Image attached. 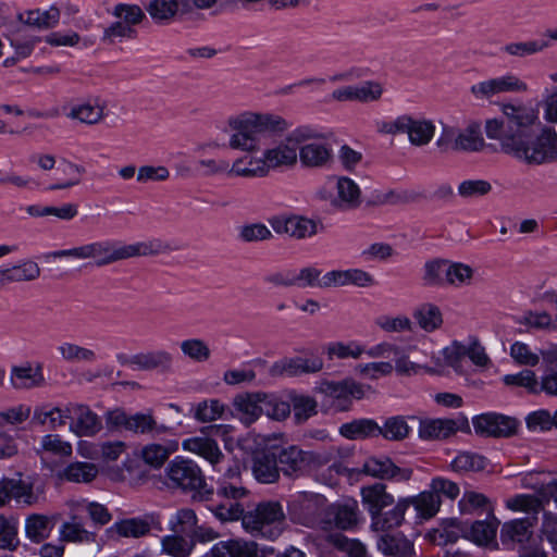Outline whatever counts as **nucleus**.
<instances>
[{"mask_svg":"<svg viewBox=\"0 0 557 557\" xmlns=\"http://www.w3.org/2000/svg\"><path fill=\"white\" fill-rule=\"evenodd\" d=\"M290 126L292 122L280 113L246 109L226 117L224 133L228 148L247 152L258 177L264 178L271 172L293 169L294 148L283 139L261 148L263 136L283 135Z\"/></svg>","mask_w":557,"mask_h":557,"instance_id":"nucleus-1","label":"nucleus"},{"mask_svg":"<svg viewBox=\"0 0 557 557\" xmlns=\"http://www.w3.org/2000/svg\"><path fill=\"white\" fill-rule=\"evenodd\" d=\"M502 113L504 119L486 121L487 138L498 140L505 153L525 165L557 163V131L542 125L535 135L529 134L532 127L541 125L536 108L505 103Z\"/></svg>","mask_w":557,"mask_h":557,"instance_id":"nucleus-2","label":"nucleus"},{"mask_svg":"<svg viewBox=\"0 0 557 557\" xmlns=\"http://www.w3.org/2000/svg\"><path fill=\"white\" fill-rule=\"evenodd\" d=\"M284 144L294 148L293 168L299 164L307 170H323L332 166L334 133L329 127L314 123L298 124L287 131Z\"/></svg>","mask_w":557,"mask_h":557,"instance_id":"nucleus-3","label":"nucleus"},{"mask_svg":"<svg viewBox=\"0 0 557 557\" xmlns=\"http://www.w3.org/2000/svg\"><path fill=\"white\" fill-rule=\"evenodd\" d=\"M317 197L336 211L357 209L362 202L359 184L344 174H330L317 190Z\"/></svg>","mask_w":557,"mask_h":557,"instance_id":"nucleus-4","label":"nucleus"},{"mask_svg":"<svg viewBox=\"0 0 557 557\" xmlns=\"http://www.w3.org/2000/svg\"><path fill=\"white\" fill-rule=\"evenodd\" d=\"M376 131L391 136L406 134L411 146L424 147L434 138L436 126L431 119L405 113L376 122Z\"/></svg>","mask_w":557,"mask_h":557,"instance_id":"nucleus-5","label":"nucleus"},{"mask_svg":"<svg viewBox=\"0 0 557 557\" xmlns=\"http://www.w3.org/2000/svg\"><path fill=\"white\" fill-rule=\"evenodd\" d=\"M284 511L277 502H264L243 517V528L255 536L274 541L283 532Z\"/></svg>","mask_w":557,"mask_h":557,"instance_id":"nucleus-6","label":"nucleus"},{"mask_svg":"<svg viewBox=\"0 0 557 557\" xmlns=\"http://www.w3.org/2000/svg\"><path fill=\"white\" fill-rule=\"evenodd\" d=\"M435 145L443 152L479 151L484 147L481 124L471 121L463 128L443 125Z\"/></svg>","mask_w":557,"mask_h":557,"instance_id":"nucleus-7","label":"nucleus"},{"mask_svg":"<svg viewBox=\"0 0 557 557\" xmlns=\"http://www.w3.org/2000/svg\"><path fill=\"white\" fill-rule=\"evenodd\" d=\"M369 389V386L352 379L339 382L322 381L315 386V391L323 396L324 401L341 411L349 409L351 400L363 398Z\"/></svg>","mask_w":557,"mask_h":557,"instance_id":"nucleus-8","label":"nucleus"},{"mask_svg":"<svg viewBox=\"0 0 557 557\" xmlns=\"http://www.w3.org/2000/svg\"><path fill=\"white\" fill-rule=\"evenodd\" d=\"M333 458V453L320 454L315 451H305L297 446H289L281 450L278 460L281 470L285 475H301L307 471H312L322 465L327 463Z\"/></svg>","mask_w":557,"mask_h":557,"instance_id":"nucleus-9","label":"nucleus"},{"mask_svg":"<svg viewBox=\"0 0 557 557\" xmlns=\"http://www.w3.org/2000/svg\"><path fill=\"white\" fill-rule=\"evenodd\" d=\"M470 91L475 99L488 100L503 94H527L530 86L519 74L505 72L472 85Z\"/></svg>","mask_w":557,"mask_h":557,"instance_id":"nucleus-10","label":"nucleus"},{"mask_svg":"<svg viewBox=\"0 0 557 557\" xmlns=\"http://www.w3.org/2000/svg\"><path fill=\"white\" fill-rule=\"evenodd\" d=\"M166 479L173 487L183 491H199L205 484V475L196 461L184 456H175L165 468Z\"/></svg>","mask_w":557,"mask_h":557,"instance_id":"nucleus-11","label":"nucleus"},{"mask_svg":"<svg viewBox=\"0 0 557 557\" xmlns=\"http://www.w3.org/2000/svg\"><path fill=\"white\" fill-rule=\"evenodd\" d=\"M139 255V244L123 245L116 240H99L84 245V259H94L97 267Z\"/></svg>","mask_w":557,"mask_h":557,"instance_id":"nucleus-12","label":"nucleus"},{"mask_svg":"<svg viewBox=\"0 0 557 557\" xmlns=\"http://www.w3.org/2000/svg\"><path fill=\"white\" fill-rule=\"evenodd\" d=\"M416 352L426 356L423 350L419 349L414 338L406 337L396 343L393 351V371L408 376L418 375L421 372L430 373L432 371L431 366L411 359V356Z\"/></svg>","mask_w":557,"mask_h":557,"instance_id":"nucleus-13","label":"nucleus"},{"mask_svg":"<svg viewBox=\"0 0 557 557\" xmlns=\"http://www.w3.org/2000/svg\"><path fill=\"white\" fill-rule=\"evenodd\" d=\"M360 521V511L358 503L355 499H344L329 506L321 519V528L329 530L336 528L339 530H351Z\"/></svg>","mask_w":557,"mask_h":557,"instance_id":"nucleus-14","label":"nucleus"},{"mask_svg":"<svg viewBox=\"0 0 557 557\" xmlns=\"http://www.w3.org/2000/svg\"><path fill=\"white\" fill-rule=\"evenodd\" d=\"M517 420L496 412H484L472 418L474 432L484 436H508L516 431Z\"/></svg>","mask_w":557,"mask_h":557,"instance_id":"nucleus-15","label":"nucleus"},{"mask_svg":"<svg viewBox=\"0 0 557 557\" xmlns=\"http://www.w3.org/2000/svg\"><path fill=\"white\" fill-rule=\"evenodd\" d=\"M270 225L277 234H285L298 239L311 237L318 232L314 220L301 215H277L270 220Z\"/></svg>","mask_w":557,"mask_h":557,"instance_id":"nucleus-16","label":"nucleus"},{"mask_svg":"<svg viewBox=\"0 0 557 557\" xmlns=\"http://www.w3.org/2000/svg\"><path fill=\"white\" fill-rule=\"evenodd\" d=\"M323 361L319 357H285L275 361L269 372L273 376H297L306 373H315L322 370Z\"/></svg>","mask_w":557,"mask_h":557,"instance_id":"nucleus-17","label":"nucleus"},{"mask_svg":"<svg viewBox=\"0 0 557 557\" xmlns=\"http://www.w3.org/2000/svg\"><path fill=\"white\" fill-rule=\"evenodd\" d=\"M323 285L330 288L356 286L367 288L375 285L373 275L359 268L333 269L324 273Z\"/></svg>","mask_w":557,"mask_h":557,"instance_id":"nucleus-18","label":"nucleus"},{"mask_svg":"<svg viewBox=\"0 0 557 557\" xmlns=\"http://www.w3.org/2000/svg\"><path fill=\"white\" fill-rule=\"evenodd\" d=\"M362 471L373 478L397 482L408 481L412 475L411 469L397 467L386 456L368 458L363 463Z\"/></svg>","mask_w":557,"mask_h":557,"instance_id":"nucleus-19","label":"nucleus"},{"mask_svg":"<svg viewBox=\"0 0 557 557\" xmlns=\"http://www.w3.org/2000/svg\"><path fill=\"white\" fill-rule=\"evenodd\" d=\"M265 393H242L233 398L234 417L242 423L250 425L257 421L263 413L262 399Z\"/></svg>","mask_w":557,"mask_h":557,"instance_id":"nucleus-20","label":"nucleus"},{"mask_svg":"<svg viewBox=\"0 0 557 557\" xmlns=\"http://www.w3.org/2000/svg\"><path fill=\"white\" fill-rule=\"evenodd\" d=\"M67 411H70V419L75 420L71 423L70 429L76 435L92 436L101 430L102 424L99 417L88 406L70 404Z\"/></svg>","mask_w":557,"mask_h":557,"instance_id":"nucleus-21","label":"nucleus"},{"mask_svg":"<svg viewBox=\"0 0 557 557\" xmlns=\"http://www.w3.org/2000/svg\"><path fill=\"white\" fill-rule=\"evenodd\" d=\"M466 358L465 341H453L449 345L442 348L437 356L432 355L433 366L430 373H440L444 367H450L456 372H463V360Z\"/></svg>","mask_w":557,"mask_h":557,"instance_id":"nucleus-22","label":"nucleus"},{"mask_svg":"<svg viewBox=\"0 0 557 557\" xmlns=\"http://www.w3.org/2000/svg\"><path fill=\"white\" fill-rule=\"evenodd\" d=\"M182 449L206 459L213 467L223 458L215 440L207 435H196L183 440Z\"/></svg>","mask_w":557,"mask_h":557,"instance_id":"nucleus-23","label":"nucleus"},{"mask_svg":"<svg viewBox=\"0 0 557 557\" xmlns=\"http://www.w3.org/2000/svg\"><path fill=\"white\" fill-rule=\"evenodd\" d=\"M290 510L299 518L307 519L311 516L324 517L326 507V498L318 493L299 492L289 504Z\"/></svg>","mask_w":557,"mask_h":557,"instance_id":"nucleus-24","label":"nucleus"},{"mask_svg":"<svg viewBox=\"0 0 557 557\" xmlns=\"http://www.w3.org/2000/svg\"><path fill=\"white\" fill-rule=\"evenodd\" d=\"M257 554L255 542L232 539L218 542L203 557H257Z\"/></svg>","mask_w":557,"mask_h":557,"instance_id":"nucleus-25","label":"nucleus"},{"mask_svg":"<svg viewBox=\"0 0 557 557\" xmlns=\"http://www.w3.org/2000/svg\"><path fill=\"white\" fill-rule=\"evenodd\" d=\"M460 429L458 421L454 419H423L419 423L418 435L423 441L444 440Z\"/></svg>","mask_w":557,"mask_h":557,"instance_id":"nucleus-26","label":"nucleus"},{"mask_svg":"<svg viewBox=\"0 0 557 557\" xmlns=\"http://www.w3.org/2000/svg\"><path fill=\"white\" fill-rule=\"evenodd\" d=\"M10 382L15 389H32L45 384L42 366L38 363L35 368L29 362L22 366H13L10 374Z\"/></svg>","mask_w":557,"mask_h":557,"instance_id":"nucleus-27","label":"nucleus"},{"mask_svg":"<svg viewBox=\"0 0 557 557\" xmlns=\"http://www.w3.org/2000/svg\"><path fill=\"white\" fill-rule=\"evenodd\" d=\"M252 474L260 483H274L280 476L276 454L270 450L256 453L252 462Z\"/></svg>","mask_w":557,"mask_h":557,"instance_id":"nucleus-28","label":"nucleus"},{"mask_svg":"<svg viewBox=\"0 0 557 557\" xmlns=\"http://www.w3.org/2000/svg\"><path fill=\"white\" fill-rule=\"evenodd\" d=\"M361 498L371 519L384 508L394 504V496L386 492V487L382 483L362 487Z\"/></svg>","mask_w":557,"mask_h":557,"instance_id":"nucleus-29","label":"nucleus"},{"mask_svg":"<svg viewBox=\"0 0 557 557\" xmlns=\"http://www.w3.org/2000/svg\"><path fill=\"white\" fill-rule=\"evenodd\" d=\"M408 509L409 500L405 497L399 498L392 509L384 512L382 510L371 519V529L374 531H388L400 527Z\"/></svg>","mask_w":557,"mask_h":557,"instance_id":"nucleus-30","label":"nucleus"},{"mask_svg":"<svg viewBox=\"0 0 557 557\" xmlns=\"http://www.w3.org/2000/svg\"><path fill=\"white\" fill-rule=\"evenodd\" d=\"M517 486L531 488L548 500L552 498L557 507V481L549 479L540 472H528L517 478Z\"/></svg>","mask_w":557,"mask_h":557,"instance_id":"nucleus-31","label":"nucleus"},{"mask_svg":"<svg viewBox=\"0 0 557 557\" xmlns=\"http://www.w3.org/2000/svg\"><path fill=\"white\" fill-rule=\"evenodd\" d=\"M498 524V521L493 518L491 520L475 521L470 524L463 523L461 530L466 539L476 545L486 546L495 541Z\"/></svg>","mask_w":557,"mask_h":557,"instance_id":"nucleus-32","label":"nucleus"},{"mask_svg":"<svg viewBox=\"0 0 557 557\" xmlns=\"http://www.w3.org/2000/svg\"><path fill=\"white\" fill-rule=\"evenodd\" d=\"M227 405L218 398L202 399L193 404L189 409L190 417L200 423H209L224 417Z\"/></svg>","mask_w":557,"mask_h":557,"instance_id":"nucleus-33","label":"nucleus"},{"mask_svg":"<svg viewBox=\"0 0 557 557\" xmlns=\"http://www.w3.org/2000/svg\"><path fill=\"white\" fill-rule=\"evenodd\" d=\"M39 276L40 268L32 260L7 269L0 268V288L11 283L34 281Z\"/></svg>","mask_w":557,"mask_h":557,"instance_id":"nucleus-34","label":"nucleus"},{"mask_svg":"<svg viewBox=\"0 0 557 557\" xmlns=\"http://www.w3.org/2000/svg\"><path fill=\"white\" fill-rule=\"evenodd\" d=\"M55 517L41 513H32L25 520L26 537L35 544L47 540L55 524Z\"/></svg>","mask_w":557,"mask_h":557,"instance_id":"nucleus-35","label":"nucleus"},{"mask_svg":"<svg viewBox=\"0 0 557 557\" xmlns=\"http://www.w3.org/2000/svg\"><path fill=\"white\" fill-rule=\"evenodd\" d=\"M379 432V423L369 418L355 419L350 422L343 423L338 433L351 441L366 440L376 437Z\"/></svg>","mask_w":557,"mask_h":557,"instance_id":"nucleus-36","label":"nucleus"},{"mask_svg":"<svg viewBox=\"0 0 557 557\" xmlns=\"http://www.w3.org/2000/svg\"><path fill=\"white\" fill-rule=\"evenodd\" d=\"M178 449L176 441L148 444L141 448V461L150 469H160L172 453Z\"/></svg>","mask_w":557,"mask_h":557,"instance_id":"nucleus-37","label":"nucleus"},{"mask_svg":"<svg viewBox=\"0 0 557 557\" xmlns=\"http://www.w3.org/2000/svg\"><path fill=\"white\" fill-rule=\"evenodd\" d=\"M7 485L10 500L15 499L26 506L35 505L40 500V493L35 491L29 480L7 478Z\"/></svg>","mask_w":557,"mask_h":557,"instance_id":"nucleus-38","label":"nucleus"},{"mask_svg":"<svg viewBox=\"0 0 557 557\" xmlns=\"http://www.w3.org/2000/svg\"><path fill=\"white\" fill-rule=\"evenodd\" d=\"M377 549L384 555L409 557L413 554V544L404 535H382L376 543Z\"/></svg>","mask_w":557,"mask_h":557,"instance_id":"nucleus-39","label":"nucleus"},{"mask_svg":"<svg viewBox=\"0 0 557 557\" xmlns=\"http://www.w3.org/2000/svg\"><path fill=\"white\" fill-rule=\"evenodd\" d=\"M414 321L421 330L432 333L443 325L441 309L431 302L422 304L412 313Z\"/></svg>","mask_w":557,"mask_h":557,"instance_id":"nucleus-40","label":"nucleus"},{"mask_svg":"<svg viewBox=\"0 0 557 557\" xmlns=\"http://www.w3.org/2000/svg\"><path fill=\"white\" fill-rule=\"evenodd\" d=\"M366 347L364 345L357 341H334L330 342L324 347V352L326 354L330 360L333 359H359L362 355H364Z\"/></svg>","mask_w":557,"mask_h":557,"instance_id":"nucleus-41","label":"nucleus"},{"mask_svg":"<svg viewBox=\"0 0 557 557\" xmlns=\"http://www.w3.org/2000/svg\"><path fill=\"white\" fill-rule=\"evenodd\" d=\"M70 419V411L67 407L61 409L60 407H51L50 405H42L36 407L33 414V422L40 425H48L49 429H57L67 423Z\"/></svg>","mask_w":557,"mask_h":557,"instance_id":"nucleus-42","label":"nucleus"},{"mask_svg":"<svg viewBox=\"0 0 557 557\" xmlns=\"http://www.w3.org/2000/svg\"><path fill=\"white\" fill-rule=\"evenodd\" d=\"M487 459L474 451H458L451 459L449 468L456 473H469L482 471L487 467Z\"/></svg>","mask_w":557,"mask_h":557,"instance_id":"nucleus-43","label":"nucleus"},{"mask_svg":"<svg viewBox=\"0 0 557 557\" xmlns=\"http://www.w3.org/2000/svg\"><path fill=\"white\" fill-rule=\"evenodd\" d=\"M59 533L61 541L70 543H94L97 537L96 532L85 529L76 516L63 522Z\"/></svg>","mask_w":557,"mask_h":557,"instance_id":"nucleus-44","label":"nucleus"},{"mask_svg":"<svg viewBox=\"0 0 557 557\" xmlns=\"http://www.w3.org/2000/svg\"><path fill=\"white\" fill-rule=\"evenodd\" d=\"M406 498L409 500V507H414L419 519L428 520L434 517L440 510L441 500L438 495H435L431 490L423 491L416 496Z\"/></svg>","mask_w":557,"mask_h":557,"instance_id":"nucleus-45","label":"nucleus"},{"mask_svg":"<svg viewBox=\"0 0 557 557\" xmlns=\"http://www.w3.org/2000/svg\"><path fill=\"white\" fill-rule=\"evenodd\" d=\"M412 429L408 424L407 419L403 416H393L387 418L382 425L379 424L377 436H382L387 441H403L407 438Z\"/></svg>","mask_w":557,"mask_h":557,"instance_id":"nucleus-46","label":"nucleus"},{"mask_svg":"<svg viewBox=\"0 0 557 557\" xmlns=\"http://www.w3.org/2000/svg\"><path fill=\"white\" fill-rule=\"evenodd\" d=\"M474 269L463 262L446 261V285L453 287L469 286L474 276Z\"/></svg>","mask_w":557,"mask_h":557,"instance_id":"nucleus-47","label":"nucleus"},{"mask_svg":"<svg viewBox=\"0 0 557 557\" xmlns=\"http://www.w3.org/2000/svg\"><path fill=\"white\" fill-rule=\"evenodd\" d=\"M162 552L173 557H186L194 549V540L190 535L175 533L166 535L161 541Z\"/></svg>","mask_w":557,"mask_h":557,"instance_id":"nucleus-48","label":"nucleus"},{"mask_svg":"<svg viewBox=\"0 0 557 557\" xmlns=\"http://www.w3.org/2000/svg\"><path fill=\"white\" fill-rule=\"evenodd\" d=\"M550 42L545 38L527 41L509 42L503 47V51L511 57L525 58L540 53L547 49Z\"/></svg>","mask_w":557,"mask_h":557,"instance_id":"nucleus-49","label":"nucleus"},{"mask_svg":"<svg viewBox=\"0 0 557 557\" xmlns=\"http://www.w3.org/2000/svg\"><path fill=\"white\" fill-rule=\"evenodd\" d=\"M531 523L528 519H513L505 522L500 530V539L504 544L522 543L530 535Z\"/></svg>","mask_w":557,"mask_h":557,"instance_id":"nucleus-50","label":"nucleus"},{"mask_svg":"<svg viewBox=\"0 0 557 557\" xmlns=\"http://www.w3.org/2000/svg\"><path fill=\"white\" fill-rule=\"evenodd\" d=\"M183 356L194 362H206L211 357V349L208 343L201 338L193 337L181 342Z\"/></svg>","mask_w":557,"mask_h":557,"instance_id":"nucleus-51","label":"nucleus"},{"mask_svg":"<svg viewBox=\"0 0 557 557\" xmlns=\"http://www.w3.org/2000/svg\"><path fill=\"white\" fill-rule=\"evenodd\" d=\"M540 494L539 492H536ZM541 495L518 494L505 500V506L515 512H537L543 507Z\"/></svg>","mask_w":557,"mask_h":557,"instance_id":"nucleus-52","label":"nucleus"},{"mask_svg":"<svg viewBox=\"0 0 557 557\" xmlns=\"http://www.w3.org/2000/svg\"><path fill=\"white\" fill-rule=\"evenodd\" d=\"M106 422L109 429L137 432L139 429V413L128 416L123 409L116 408L106 413Z\"/></svg>","mask_w":557,"mask_h":557,"instance_id":"nucleus-53","label":"nucleus"},{"mask_svg":"<svg viewBox=\"0 0 557 557\" xmlns=\"http://www.w3.org/2000/svg\"><path fill=\"white\" fill-rule=\"evenodd\" d=\"M186 0H153L149 3L147 11L156 22H166L178 12L180 5Z\"/></svg>","mask_w":557,"mask_h":557,"instance_id":"nucleus-54","label":"nucleus"},{"mask_svg":"<svg viewBox=\"0 0 557 557\" xmlns=\"http://www.w3.org/2000/svg\"><path fill=\"white\" fill-rule=\"evenodd\" d=\"M509 356L515 363L524 367H535L541 359V355L535 349L521 341H516L510 345Z\"/></svg>","mask_w":557,"mask_h":557,"instance_id":"nucleus-55","label":"nucleus"},{"mask_svg":"<svg viewBox=\"0 0 557 557\" xmlns=\"http://www.w3.org/2000/svg\"><path fill=\"white\" fill-rule=\"evenodd\" d=\"M98 474V469L90 462H72L63 472V478L71 482L88 483L92 481Z\"/></svg>","mask_w":557,"mask_h":557,"instance_id":"nucleus-56","label":"nucleus"},{"mask_svg":"<svg viewBox=\"0 0 557 557\" xmlns=\"http://www.w3.org/2000/svg\"><path fill=\"white\" fill-rule=\"evenodd\" d=\"M466 357L480 369H487L492 364V360L486 354L485 347L481 344L475 335H469L465 339Z\"/></svg>","mask_w":557,"mask_h":557,"instance_id":"nucleus-57","label":"nucleus"},{"mask_svg":"<svg viewBox=\"0 0 557 557\" xmlns=\"http://www.w3.org/2000/svg\"><path fill=\"white\" fill-rule=\"evenodd\" d=\"M492 191V184L483 178H469L460 182L457 194L463 199L480 198Z\"/></svg>","mask_w":557,"mask_h":557,"instance_id":"nucleus-58","label":"nucleus"},{"mask_svg":"<svg viewBox=\"0 0 557 557\" xmlns=\"http://www.w3.org/2000/svg\"><path fill=\"white\" fill-rule=\"evenodd\" d=\"M446 259H434L424 263L422 280L425 285H446Z\"/></svg>","mask_w":557,"mask_h":557,"instance_id":"nucleus-59","label":"nucleus"},{"mask_svg":"<svg viewBox=\"0 0 557 557\" xmlns=\"http://www.w3.org/2000/svg\"><path fill=\"white\" fill-rule=\"evenodd\" d=\"M337 160L344 172L356 174L362 166L363 153L344 144L337 150Z\"/></svg>","mask_w":557,"mask_h":557,"instance_id":"nucleus-60","label":"nucleus"},{"mask_svg":"<svg viewBox=\"0 0 557 557\" xmlns=\"http://www.w3.org/2000/svg\"><path fill=\"white\" fill-rule=\"evenodd\" d=\"M375 325L386 333H403L411 331L412 321L406 314H382L375 319Z\"/></svg>","mask_w":557,"mask_h":557,"instance_id":"nucleus-61","label":"nucleus"},{"mask_svg":"<svg viewBox=\"0 0 557 557\" xmlns=\"http://www.w3.org/2000/svg\"><path fill=\"white\" fill-rule=\"evenodd\" d=\"M174 533L190 535L197 527V517L194 510L183 508L175 512L169 521Z\"/></svg>","mask_w":557,"mask_h":557,"instance_id":"nucleus-62","label":"nucleus"},{"mask_svg":"<svg viewBox=\"0 0 557 557\" xmlns=\"http://www.w3.org/2000/svg\"><path fill=\"white\" fill-rule=\"evenodd\" d=\"M556 322L549 313L539 310L528 311L518 320V323L528 330H553L556 329Z\"/></svg>","mask_w":557,"mask_h":557,"instance_id":"nucleus-63","label":"nucleus"},{"mask_svg":"<svg viewBox=\"0 0 557 557\" xmlns=\"http://www.w3.org/2000/svg\"><path fill=\"white\" fill-rule=\"evenodd\" d=\"M330 542L349 557H369L366 545L356 539H348L343 534L330 536Z\"/></svg>","mask_w":557,"mask_h":557,"instance_id":"nucleus-64","label":"nucleus"}]
</instances>
